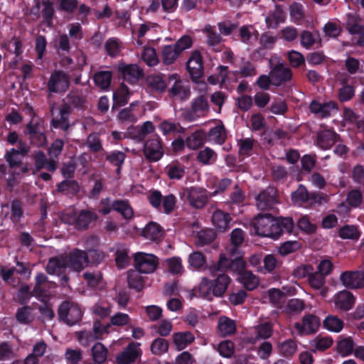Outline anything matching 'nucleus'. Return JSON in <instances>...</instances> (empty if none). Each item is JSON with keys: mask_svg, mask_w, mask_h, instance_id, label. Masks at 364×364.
Listing matches in <instances>:
<instances>
[{"mask_svg": "<svg viewBox=\"0 0 364 364\" xmlns=\"http://www.w3.org/2000/svg\"><path fill=\"white\" fill-rule=\"evenodd\" d=\"M188 263L190 269L199 270L206 264L205 257L200 252H193L188 255Z\"/></svg>", "mask_w": 364, "mask_h": 364, "instance_id": "58836bf2", "label": "nucleus"}, {"mask_svg": "<svg viewBox=\"0 0 364 364\" xmlns=\"http://www.w3.org/2000/svg\"><path fill=\"white\" fill-rule=\"evenodd\" d=\"M97 219V216L95 213L88 211L82 210L79 214L75 224L77 228L80 229L87 228L90 224L95 222Z\"/></svg>", "mask_w": 364, "mask_h": 364, "instance_id": "c9c22d12", "label": "nucleus"}, {"mask_svg": "<svg viewBox=\"0 0 364 364\" xmlns=\"http://www.w3.org/2000/svg\"><path fill=\"white\" fill-rule=\"evenodd\" d=\"M131 95L132 92L128 87L124 83H122L113 92L114 105L119 107L124 106L128 102Z\"/></svg>", "mask_w": 364, "mask_h": 364, "instance_id": "cd10ccee", "label": "nucleus"}, {"mask_svg": "<svg viewBox=\"0 0 364 364\" xmlns=\"http://www.w3.org/2000/svg\"><path fill=\"white\" fill-rule=\"evenodd\" d=\"M301 248V245L298 241H287L284 242L279 247L278 252L281 255H287L293 253Z\"/></svg>", "mask_w": 364, "mask_h": 364, "instance_id": "bf43d9fd", "label": "nucleus"}, {"mask_svg": "<svg viewBox=\"0 0 364 364\" xmlns=\"http://www.w3.org/2000/svg\"><path fill=\"white\" fill-rule=\"evenodd\" d=\"M203 144L202 136L200 133L195 132L187 137L186 144L190 149L196 150Z\"/></svg>", "mask_w": 364, "mask_h": 364, "instance_id": "69168bd1", "label": "nucleus"}, {"mask_svg": "<svg viewBox=\"0 0 364 364\" xmlns=\"http://www.w3.org/2000/svg\"><path fill=\"white\" fill-rule=\"evenodd\" d=\"M16 317L17 320L23 323H28L33 320L34 316L30 307H22L18 310Z\"/></svg>", "mask_w": 364, "mask_h": 364, "instance_id": "e2e57ef3", "label": "nucleus"}, {"mask_svg": "<svg viewBox=\"0 0 364 364\" xmlns=\"http://www.w3.org/2000/svg\"><path fill=\"white\" fill-rule=\"evenodd\" d=\"M93 360L97 363H103L107 357V349L100 343H97L92 348Z\"/></svg>", "mask_w": 364, "mask_h": 364, "instance_id": "de8ad7c7", "label": "nucleus"}, {"mask_svg": "<svg viewBox=\"0 0 364 364\" xmlns=\"http://www.w3.org/2000/svg\"><path fill=\"white\" fill-rule=\"evenodd\" d=\"M281 354L284 356L293 355L297 350L296 343L291 339L287 340L278 346Z\"/></svg>", "mask_w": 364, "mask_h": 364, "instance_id": "5fc2aeb1", "label": "nucleus"}, {"mask_svg": "<svg viewBox=\"0 0 364 364\" xmlns=\"http://www.w3.org/2000/svg\"><path fill=\"white\" fill-rule=\"evenodd\" d=\"M190 204L197 208H202L208 200V196L204 190L197 188H191L184 191Z\"/></svg>", "mask_w": 364, "mask_h": 364, "instance_id": "dca6fc26", "label": "nucleus"}, {"mask_svg": "<svg viewBox=\"0 0 364 364\" xmlns=\"http://www.w3.org/2000/svg\"><path fill=\"white\" fill-rule=\"evenodd\" d=\"M240 36L244 43H251L257 39L258 32L252 26H242L240 29Z\"/></svg>", "mask_w": 364, "mask_h": 364, "instance_id": "09e8293b", "label": "nucleus"}, {"mask_svg": "<svg viewBox=\"0 0 364 364\" xmlns=\"http://www.w3.org/2000/svg\"><path fill=\"white\" fill-rule=\"evenodd\" d=\"M337 139L338 135L334 132L324 130L318 134L317 144L323 149H328L335 144Z\"/></svg>", "mask_w": 364, "mask_h": 364, "instance_id": "a878e982", "label": "nucleus"}, {"mask_svg": "<svg viewBox=\"0 0 364 364\" xmlns=\"http://www.w3.org/2000/svg\"><path fill=\"white\" fill-rule=\"evenodd\" d=\"M169 83H173L168 93L171 97L180 100H185L191 95L190 87L187 82L183 81L178 74H172L168 76Z\"/></svg>", "mask_w": 364, "mask_h": 364, "instance_id": "39448f33", "label": "nucleus"}, {"mask_svg": "<svg viewBox=\"0 0 364 364\" xmlns=\"http://www.w3.org/2000/svg\"><path fill=\"white\" fill-rule=\"evenodd\" d=\"M128 284L130 288L136 291H141L144 287V277L141 275V272L136 270H129L128 272Z\"/></svg>", "mask_w": 364, "mask_h": 364, "instance_id": "f704fd0d", "label": "nucleus"}, {"mask_svg": "<svg viewBox=\"0 0 364 364\" xmlns=\"http://www.w3.org/2000/svg\"><path fill=\"white\" fill-rule=\"evenodd\" d=\"M215 237V232L211 229H204L197 233L196 243L203 247L212 242Z\"/></svg>", "mask_w": 364, "mask_h": 364, "instance_id": "49530a36", "label": "nucleus"}, {"mask_svg": "<svg viewBox=\"0 0 364 364\" xmlns=\"http://www.w3.org/2000/svg\"><path fill=\"white\" fill-rule=\"evenodd\" d=\"M179 52L173 45L164 46L161 51V60L165 65H172L180 56Z\"/></svg>", "mask_w": 364, "mask_h": 364, "instance_id": "2f4dec72", "label": "nucleus"}, {"mask_svg": "<svg viewBox=\"0 0 364 364\" xmlns=\"http://www.w3.org/2000/svg\"><path fill=\"white\" fill-rule=\"evenodd\" d=\"M333 344V340L330 337L316 338L311 342L314 350L323 351L329 348Z\"/></svg>", "mask_w": 364, "mask_h": 364, "instance_id": "052dcab7", "label": "nucleus"}, {"mask_svg": "<svg viewBox=\"0 0 364 364\" xmlns=\"http://www.w3.org/2000/svg\"><path fill=\"white\" fill-rule=\"evenodd\" d=\"M339 236L343 239L358 240L360 235L358 228L353 225H345L339 229Z\"/></svg>", "mask_w": 364, "mask_h": 364, "instance_id": "3c124183", "label": "nucleus"}, {"mask_svg": "<svg viewBox=\"0 0 364 364\" xmlns=\"http://www.w3.org/2000/svg\"><path fill=\"white\" fill-rule=\"evenodd\" d=\"M332 300L335 308L340 311L350 310L355 302L353 294L350 291L346 290L336 293L333 296Z\"/></svg>", "mask_w": 364, "mask_h": 364, "instance_id": "2eb2a0df", "label": "nucleus"}, {"mask_svg": "<svg viewBox=\"0 0 364 364\" xmlns=\"http://www.w3.org/2000/svg\"><path fill=\"white\" fill-rule=\"evenodd\" d=\"M206 31L208 33V44L211 46L214 50L220 51L221 50V38L220 36L214 33L210 28H207Z\"/></svg>", "mask_w": 364, "mask_h": 364, "instance_id": "680f3d73", "label": "nucleus"}, {"mask_svg": "<svg viewBox=\"0 0 364 364\" xmlns=\"http://www.w3.org/2000/svg\"><path fill=\"white\" fill-rule=\"evenodd\" d=\"M337 349L342 356H347L353 351V343L350 338L341 339L337 344Z\"/></svg>", "mask_w": 364, "mask_h": 364, "instance_id": "864d4df0", "label": "nucleus"}, {"mask_svg": "<svg viewBox=\"0 0 364 364\" xmlns=\"http://www.w3.org/2000/svg\"><path fill=\"white\" fill-rule=\"evenodd\" d=\"M92 311L100 318H105L111 314L112 309L107 303L99 301L92 307Z\"/></svg>", "mask_w": 364, "mask_h": 364, "instance_id": "6e6d98bb", "label": "nucleus"}, {"mask_svg": "<svg viewBox=\"0 0 364 364\" xmlns=\"http://www.w3.org/2000/svg\"><path fill=\"white\" fill-rule=\"evenodd\" d=\"M48 87L51 92H65L69 87L68 75L63 71L53 73L48 80Z\"/></svg>", "mask_w": 364, "mask_h": 364, "instance_id": "9d476101", "label": "nucleus"}, {"mask_svg": "<svg viewBox=\"0 0 364 364\" xmlns=\"http://www.w3.org/2000/svg\"><path fill=\"white\" fill-rule=\"evenodd\" d=\"M113 210L119 212L125 219L132 218L134 212L129 204L125 200H116L112 203Z\"/></svg>", "mask_w": 364, "mask_h": 364, "instance_id": "37998d69", "label": "nucleus"}, {"mask_svg": "<svg viewBox=\"0 0 364 364\" xmlns=\"http://www.w3.org/2000/svg\"><path fill=\"white\" fill-rule=\"evenodd\" d=\"M301 44L305 48H310L316 42L318 33H311L309 31H303L300 35Z\"/></svg>", "mask_w": 364, "mask_h": 364, "instance_id": "13d9d810", "label": "nucleus"}, {"mask_svg": "<svg viewBox=\"0 0 364 364\" xmlns=\"http://www.w3.org/2000/svg\"><path fill=\"white\" fill-rule=\"evenodd\" d=\"M312 270L311 266H301L296 269L295 274L299 277H307V281L310 287L317 291L321 296H327L329 289L326 285V277L322 274L312 272Z\"/></svg>", "mask_w": 364, "mask_h": 364, "instance_id": "7ed1b4c3", "label": "nucleus"}, {"mask_svg": "<svg viewBox=\"0 0 364 364\" xmlns=\"http://www.w3.org/2000/svg\"><path fill=\"white\" fill-rule=\"evenodd\" d=\"M340 281L348 288L355 289L361 287V272L358 271H346L340 275Z\"/></svg>", "mask_w": 364, "mask_h": 364, "instance_id": "5701e85b", "label": "nucleus"}, {"mask_svg": "<svg viewBox=\"0 0 364 364\" xmlns=\"http://www.w3.org/2000/svg\"><path fill=\"white\" fill-rule=\"evenodd\" d=\"M58 314L60 318L68 325H74L80 321L82 311L74 303L63 302L59 307Z\"/></svg>", "mask_w": 364, "mask_h": 364, "instance_id": "0eeeda50", "label": "nucleus"}, {"mask_svg": "<svg viewBox=\"0 0 364 364\" xmlns=\"http://www.w3.org/2000/svg\"><path fill=\"white\" fill-rule=\"evenodd\" d=\"M187 70L193 79L199 78L203 71V59L200 51L193 50L186 63Z\"/></svg>", "mask_w": 364, "mask_h": 364, "instance_id": "f8f14e48", "label": "nucleus"}, {"mask_svg": "<svg viewBox=\"0 0 364 364\" xmlns=\"http://www.w3.org/2000/svg\"><path fill=\"white\" fill-rule=\"evenodd\" d=\"M323 327L332 332H340L344 326L343 321L334 315L328 316L323 322Z\"/></svg>", "mask_w": 364, "mask_h": 364, "instance_id": "e433bc0d", "label": "nucleus"}, {"mask_svg": "<svg viewBox=\"0 0 364 364\" xmlns=\"http://www.w3.org/2000/svg\"><path fill=\"white\" fill-rule=\"evenodd\" d=\"M236 330L235 323L226 316L220 317L218 323V331L222 336L232 334Z\"/></svg>", "mask_w": 364, "mask_h": 364, "instance_id": "7c9ffc66", "label": "nucleus"}, {"mask_svg": "<svg viewBox=\"0 0 364 364\" xmlns=\"http://www.w3.org/2000/svg\"><path fill=\"white\" fill-rule=\"evenodd\" d=\"M256 338H268L272 334V326L269 323L259 325L255 328Z\"/></svg>", "mask_w": 364, "mask_h": 364, "instance_id": "774afa93", "label": "nucleus"}, {"mask_svg": "<svg viewBox=\"0 0 364 364\" xmlns=\"http://www.w3.org/2000/svg\"><path fill=\"white\" fill-rule=\"evenodd\" d=\"M173 343L178 350L186 348L188 345L192 343L195 337L192 333L189 331L177 332L172 335Z\"/></svg>", "mask_w": 364, "mask_h": 364, "instance_id": "393cba45", "label": "nucleus"}, {"mask_svg": "<svg viewBox=\"0 0 364 364\" xmlns=\"http://www.w3.org/2000/svg\"><path fill=\"white\" fill-rule=\"evenodd\" d=\"M269 75L273 83L276 85L289 80L292 75L291 70L281 63L272 67Z\"/></svg>", "mask_w": 364, "mask_h": 364, "instance_id": "f3484780", "label": "nucleus"}, {"mask_svg": "<svg viewBox=\"0 0 364 364\" xmlns=\"http://www.w3.org/2000/svg\"><path fill=\"white\" fill-rule=\"evenodd\" d=\"M142 235L151 241H159L163 237V231L159 225L150 223L143 229Z\"/></svg>", "mask_w": 364, "mask_h": 364, "instance_id": "bb28decb", "label": "nucleus"}, {"mask_svg": "<svg viewBox=\"0 0 364 364\" xmlns=\"http://www.w3.org/2000/svg\"><path fill=\"white\" fill-rule=\"evenodd\" d=\"M109 327V324L106 326H102L100 322L96 321L93 325V333L81 332L78 336V339L82 344L87 345L89 342L100 338L104 333H107Z\"/></svg>", "mask_w": 364, "mask_h": 364, "instance_id": "6ab92c4d", "label": "nucleus"}, {"mask_svg": "<svg viewBox=\"0 0 364 364\" xmlns=\"http://www.w3.org/2000/svg\"><path fill=\"white\" fill-rule=\"evenodd\" d=\"M169 348L168 341L158 338L153 341L151 345V350L152 353L157 355H161L166 353Z\"/></svg>", "mask_w": 364, "mask_h": 364, "instance_id": "8fccbe9b", "label": "nucleus"}, {"mask_svg": "<svg viewBox=\"0 0 364 364\" xmlns=\"http://www.w3.org/2000/svg\"><path fill=\"white\" fill-rule=\"evenodd\" d=\"M286 20V14L280 7H275L270 11L265 17V23L269 28H277L280 23H283Z\"/></svg>", "mask_w": 364, "mask_h": 364, "instance_id": "b1692460", "label": "nucleus"}, {"mask_svg": "<svg viewBox=\"0 0 364 364\" xmlns=\"http://www.w3.org/2000/svg\"><path fill=\"white\" fill-rule=\"evenodd\" d=\"M133 259L135 269L142 274L154 273L159 264V259L155 255L143 252H136Z\"/></svg>", "mask_w": 364, "mask_h": 364, "instance_id": "20e7f679", "label": "nucleus"}, {"mask_svg": "<svg viewBox=\"0 0 364 364\" xmlns=\"http://www.w3.org/2000/svg\"><path fill=\"white\" fill-rule=\"evenodd\" d=\"M255 233L262 237L277 238L282 234L279 220L269 214H259L252 222Z\"/></svg>", "mask_w": 364, "mask_h": 364, "instance_id": "f03ea898", "label": "nucleus"}, {"mask_svg": "<svg viewBox=\"0 0 364 364\" xmlns=\"http://www.w3.org/2000/svg\"><path fill=\"white\" fill-rule=\"evenodd\" d=\"M226 132L223 124L220 122L217 126L210 129L208 140L210 142L221 144L226 139Z\"/></svg>", "mask_w": 364, "mask_h": 364, "instance_id": "c85d7f7f", "label": "nucleus"}, {"mask_svg": "<svg viewBox=\"0 0 364 364\" xmlns=\"http://www.w3.org/2000/svg\"><path fill=\"white\" fill-rule=\"evenodd\" d=\"M166 267L172 274L181 275L184 272L182 259L179 257H173L165 261Z\"/></svg>", "mask_w": 364, "mask_h": 364, "instance_id": "ea45409f", "label": "nucleus"}, {"mask_svg": "<svg viewBox=\"0 0 364 364\" xmlns=\"http://www.w3.org/2000/svg\"><path fill=\"white\" fill-rule=\"evenodd\" d=\"M320 325L319 318L309 314L304 316L301 322L295 323L294 328L298 335H310L316 333Z\"/></svg>", "mask_w": 364, "mask_h": 364, "instance_id": "6e6552de", "label": "nucleus"}, {"mask_svg": "<svg viewBox=\"0 0 364 364\" xmlns=\"http://www.w3.org/2000/svg\"><path fill=\"white\" fill-rule=\"evenodd\" d=\"M146 83L149 88L160 92H164L166 88V83L163 76L159 74L147 76Z\"/></svg>", "mask_w": 364, "mask_h": 364, "instance_id": "473e14b6", "label": "nucleus"}, {"mask_svg": "<svg viewBox=\"0 0 364 364\" xmlns=\"http://www.w3.org/2000/svg\"><path fill=\"white\" fill-rule=\"evenodd\" d=\"M67 268L65 257L51 258L47 265V271L50 274H58Z\"/></svg>", "mask_w": 364, "mask_h": 364, "instance_id": "4c0bfd02", "label": "nucleus"}, {"mask_svg": "<svg viewBox=\"0 0 364 364\" xmlns=\"http://www.w3.org/2000/svg\"><path fill=\"white\" fill-rule=\"evenodd\" d=\"M148 198L153 207L166 213L173 211L176 205V198L173 195L170 194L162 198L161 193L158 191H151Z\"/></svg>", "mask_w": 364, "mask_h": 364, "instance_id": "423d86ee", "label": "nucleus"}, {"mask_svg": "<svg viewBox=\"0 0 364 364\" xmlns=\"http://www.w3.org/2000/svg\"><path fill=\"white\" fill-rule=\"evenodd\" d=\"M53 115L52 125L54 128H60L67 131L70 127L68 121L69 109L67 107L60 108H51Z\"/></svg>", "mask_w": 364, "mask_h": 364, "instance_id": "4468645a", "label": "nucleus"}, {"mask_svg": "<svg viewBox=\"0 0 364 364\" xmlns=\"http://www.w3.org/2000/svg\"><path fill=\"white\" fill-rule=\"evenodd\" d=\"M11 209V213L10 215L11 219L14 222H17L22 215V210L21 204L18 201H13L9 208V205H4L1 206V213H5L6 215L9 213V210Z\"/></svg>", "mask_w": 364, "mask_h": 364, "instance_id": "a18cd8bd", "label": "nucleus"}, {"mask_svg": "<svg viewBox=\"0 0 364 364\" xmlns=\"http://www.w3.org/2000/svg\"><path fill=\"white\" fill-rule=\"evenodd\" d=\"M118 70L123 78L131 83H134L142 76L141 70L135 64L120 63L118 65Z\"/></svg>", "mask_w": 364, "mask_h": 364, "instance_id": "aec40b11", "label": "nucleus"}, {"mask_svg": "<svg viewBox=\"0 0 364 364\" xmlns=\"http://www.w3.org/2000/svg\"><path fill=\"white\" fill-rule=\"evenodd\" d=\"M139 343H132L116 357L117 364H130L141 354Z\"/></svg>", "mask_w": 364, "mask_h": 364, "instance_id": "ddd939ff", "label": "nucleus"}, {"mask_svg": "<svg viewBox=\"0 0 364 364\" xmlns=\"http://www.w3.org/2000/svg\"><path fill=\"white\" fill-rule=\"evenodd\" d=\"M26 152L27 149L26 148H22L19 150L11 149L6 156V161L10 166L14 167L18 165L21 160L20 155Z\"/></svg>", "mask_w": 364, "mask_h": 364, "instance_id": "0e129e2a", "label": "nucleus"}, {"mask_svg": "<svg viewBox=\"0 0 364 364\" xmlns=\"http://www.w3.org/2000/svg\"><path fill=\"white\" fill-rule=\"evenodd\" d=\"M289 10L291 21L298 25L302 24L306 17L304 6L299 3H294Z\"/></svg>", "mask_w": 364, "mask_h": 364, "instance_id": "a19ab883", "label": "nucleus"}, {"mask_svg": "<svg viewBox=\"0 0 364 364\" xmlns=\"http://www.w3.org/2000/svg\"><path fill=\"white\" fill-rule=\"evenodd\" d=\"M166 172L171 179H181L185 174V167L178 163H171L166 167Z\"/></svg>", "mask_w": 364, "mask_h": 364, "instance_id": "79ce46f5", "label": "nucleus"}, {"mask_svg": "<svg viewBox=\"0 0 364 364\" xmlns=\"http://www.w3.org/2000/svg\"><path fill=\"white\" fill-rule=\"evenodd\" d=\"M143 60L149 66H154L158 64L159 58L155 50L151 47H146L144 48L141 53Z\"/></svg>", "mask_w": 364, "mask_h": 364, "instance_id": "603ef678", "label": "nucleus"}, {"mask_svg": "<svg viewBox=\"0 0 364 364\" xmlns=\"http://www.w3.org/2000/svg\"><path fill=\"white\" fill-rule=\"evenodd\" d=\"M193 38L190 36H181L175 44H173L177 50L181 54L184 50L190 48L193 46Z\"/></svg>", "mask_w": 364, "mask_h": 364, "instance_id": "338daca9", "label": "nucleus"}, {"mask_svg": "<svg viewBox=\"0 0 364 364\" xmlns=\"http://www.w3.org/2000/svg\"><path fill=\"white\" fill-rule=\"evenodd\" d=\"M67 268L77 272L81 271L88 265L86 253L80 250L72 252L68 257H65Z\"/></svg>", "mask_w": 364, "mask_h": 364, "instance_id": "9b49d317", "label": "nucleus"}, {"mask_svg": "<svg viewBox=\"0 0 364 364\" xmlns=\"http://www.w3.org/2000/svg\"><path fill=\"white\" fill-rule=\"evenodd\" d=\"M145 158L151 162L159 161L164 156V149L159 138L147 140L144 145Z\"/></svg>", "mask_w": 364, "mask_h": 364, "instance_id": "1a4fd4ad", "label": "nucleus"}, {"mask_svg": "<svg viewBox=\"0 0 364 364\" xmlns=\"http://www.w3.org/2000/svg\"><path fill=\"white\" fill-rule=\"evenodd\" d=\"M310 110L319 117H326L336 112L337 107L334 102L320 103L313 101L309 105Z\"/></svg>", "mask_w": 364, "mask_h": 364, "instance_id": "412c9836", "label": "nucleus"}, {"mask_svg": "<svg viewBox=\"0 0 364 364\" xmlns=\"http://www.w3.org/2000/svg\"><path fill=\"white\" fill-rule=\"evenodd\" d=\"M192 109L194 112L204 114L209 109L208 100L204 96H199L192 102Z\"/></svg>", "mask_w": 364, "mask_h": 364, "instance_id": "4d7b16f0", "label": "nucleus"}, {"mask_svg": "<svg viewBox=\"0 0 364 364\" xmlns=\"http://www.w3.org/2000/svg\"><path fill=\"white\" fill-rule=\"evenodd\" d=\"M112 78V73L108 70L99 71L94 75L95 85L102 90L109 88Z\"/></svg>", "mask_w": 364, "mask_h": 364, "instance_id": "72a5a7b5", "label": "nucleus"}, {"mask_svg": "<svg viewBox=\"0 0 364 364\" xmlns=\"http://www.w3.org/2000/svg\"><path fill=\"white\" fill-rule=\"evenodd\" d=\"M256 200L257 206L260 210L272 208L277 203L276 192L273 188L262 192L257 196Z\"/></svg>", "mask_w": 364, "mask_h": 364, "instance_id": "4be33fe9", "label": "nucleus"}, {"mask_svg": "<svg viewBox=\"0 0 364 364\" xmlns=\"http://www.w3.org/2000/svg\"><path fill=\"white\" fill-rule=\"evenodd\" d=\"M217 157V154L213 150L206 147L198 152L197 159L201 164L208 165L215 163Z\"/></svg>", "mask_w": 364, "mask_h": 364, "instance_id": "c03bdc74", "label": "nucleus"}, {"mask_svg": "<svg viewBox=\"0 0 364 364\" xmlns=\"http://www.w3.org/2000/svg\"><path fill=\"white\" fill-rule=\"evenodd\" d=\"M231 218L228 213L220 210L213 212L211 222L218 232H225L230 228Z\"/></svg>", "mask_w": 364, "mask_h": 364, "instance_id": "a211bd4d", "label": "nucleus"}, {"mask_svg": "<svg viewBox=\"0 0 364 364\" xmlns=\"http://www.w3.org/2000/svg\"><path fill=\"white\" fill-rule=\"evenodd\" d=\"M239 282L248 290H253L259 284L258 277L250 271H245L238 277Z\"/></svg>", "mask_w": 364, "mask_h": 364, "instance_id": "c756f323", "label": "nucleus"}, {"mask_svg": "<svg viewBox=\"0 0 364 364\" xmlns=\"http://www.w3.org/2000/svg\"><path fill=\"white\" fill-rule=\"evenodd\" d=\"M230 282V278L225 274H220L214 280L203 277L198 287V295L209 301L214 296L221 297L226 291Z\"/></svg>", "mask_w": 364, "mask_h": 364, "instance_id": "f257e3e1", "label": "nucleus"}]
</instances>
